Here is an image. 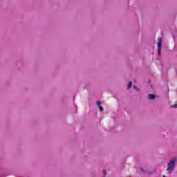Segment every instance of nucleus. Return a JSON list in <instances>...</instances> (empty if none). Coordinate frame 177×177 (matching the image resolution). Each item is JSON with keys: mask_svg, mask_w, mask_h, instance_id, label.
Segmentation results:
<instances>
[{"mask_svg": "<svg viewBox=\"0 0 177 177\" xmlns=\"http://www.w3.org/2000/svg\"><path fill=\"white\" fill-rule=\"evenodd\" d=\"M177 158L174 157L167 165V168L166 169L167 174H171L172 171H174V168L175 167V162H176Z\"/></svg>", "mask_w": 177, "mask_h": 177, "instance_id": "obj_1", "label": "nucleus"}, {"mask_svg": "<svg viewBox=\"0 0 177 177\" xmlns=\"http://www.w3.org/2000/svg\"><path fill=\"white\" fill-rule=\"evenodd\" d=\"M161 48H162V39L161 37L158 38V55H161Z\"/></svg>", "mask_w": 177, "mask_h": 177, "instance_id": "obj_2", "label": "nucleus"}, {"mask_svg": "<svg viewBox=\"0 0 177 177\" xmlns=\"http://www.w3.org/2000/svg\"><path fill=\"white\" fill-rule=\"evenodd\" d=\"M148 97H149V99H150L151 100H153L156 99V97H157V96H156V95H154V94H149V95H148Z\"/></svg>", "mask_w": 177, "mask_h": 177, "instance_id": "obj_3", "label": "nucleus"}, {"mask_svg": "<svg viewBox=\"0 0 177 177\" xmlns=\"http://www.w3.org/2000/svg\"><path fill=\"white\" fill-rule=\"evenodd\" d=\"M130 88H132V82H129L128 86H127V89H129Z\"/></svg>", "mask_w": 177, "mask_h": 177, "instance_id": "obj_4", "label": "nucleus"}, {"mask_svg": "<svg viewBox=\"0 0 177 177\" xmlns=\"http://www.w3.org/2000/svg\"><path fill=\"white\" fill-rule=\"evenodd\" d=\"M100 104H102V102H100V101L97 102V106H98V107L101 106Z\"/></svg>", "mask_w": 177, "mask_h": 177, "instance_id": "obj_5", "label": "nucleus"}, {"mask_svg": "<svg viewBox=\"0 0 177 177\" xmlns=\"http://www.w3.org/2000/svg\"><path fill=\"white\" fill-rule=\"evenodd\" d=\"M100 111H103V106H98Z\"/></svg>", "mask_w": 177, "mask_h": 177, "instance_id": "obj_6", "label": "nucleus"}, {"mask_svg": "<svg viewBox=\"0 0 177 177\" xmlns=\"http://www.w3.org/2000/svg\"><path fill=\"white\" fill-rule=\"evenodd\" d=\"M172 107H174V109H177V104H174V105L172 106Z\"/></svg>", "mask_w": 177, "mask_h": 177, "instance_id": "obj_7", "label": "nucleus"}, {"mask_svg": "<svg viewBox=\"0 0 177 177\" xmlns=\"http://www.w3.org/2000/svg\"><path fill=\"white\" fill-rule=\"evenodd\" d=\"M133 89H138V86H133Z\"/></svg>", "mask_w": 177, "mask_h": 177, "instance_id": "obj_8", "label": "nucleus"}, {"mask_svg": "<svg viewBox=\"0 0 177 177\" xmlns=\"http://www.w3.org/2000/svg\"><path fill=\"white\" fill-rule=\"evenodd\" d=\"M140 170L142 172H143V168H141Z\"/></svg>", "mask_w": 177, "mask_h": 177, "instance_id": "obj_9", "label": "nucleus"}]
</instances>
